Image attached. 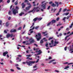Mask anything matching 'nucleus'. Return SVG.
Masks as SVG:
<instances>
[{"mask_svg":"<svg viewBox=\"0 0 73 73\" xmlns=\"http://www.w3.org/2000/svg\"><path fill=\"white\" fill-rule=\"evenodd\" d=\"M26 63H27L28 65L29 66H31L32 65V64H34L35 63V62L32 61H29V62L27 61L25 62H23L22 63V64H25Z\"/></svg>","mask_w":73,"mask_h":73,"instance_id":"obj_1","label":"nucleus"},{"mask_svg":"<svg viewBox=\"0 0 73 73\" xmlns=\"http://www.w3.org/2000/svg\"><path fill=\"white\" fill-rule=\"evenodd\" d=\"M35 37L37 41H40V40L41 39V33H38V35H36Z\"/></svg>","mask_w":73,"mask_h":73,"instance_id":"obj_2","label":"nucleus"},{"mask_svg":"<svg viewBox=\"0 0 73 73\" xmlns=\"http://www.w3.org/2000/svg\"><path fill=\"white\" fill-rule=\"evenodd\" d=\"M36 53H38L35 55V57H37V55H39L41 53H42V51H41V50H37L36 51Z\"/></svg>","mask_w":73,"mask_h":73,"instance_id":"obj_3","label":"nucleus"},{"mask_svg":"<svg viewBox=\"0 0 73 73\" xmlns=\"http://www.w3.org/2000/svg\"><path fill=\"white\" fill-rule=\"evenodd\" d=\"M12 11H13V13L14 15H16V13H18V11L16 9H14V8H13L12 10Z\"/></svg>","mask_w":73,"mask_h":73,"instance_id":"obj_4","label":"nucleus"},{"mask_svg":"<svg viewBox=\"0 0 73 73\" xmlns=\"http://www.w3.org/2000/svg\"><path fill=\"white\" fill-rule=\"evenodd\" d=\"M29 40L30 41H31H31H30V43H29V44H32V43H33V42H35V40L33 39V38H30L29 39Z\"/></svg>","mask_w":73,"mask_h":73,"instance_id":"obj_5","label":"nucleus"},{"mask_svg":"<svg viewBox=\"0 0 73 73\" xmlns=\"http://www.w3.org/2000/svg\"><path fill=\"white\" fill-rule=\"evenodd\" d=\"M31 8H32L31 6H28L27 7H25V9L26 11H29Z\"/></svg>","mask_w":73,"mask_h":73,"instance_id":"obj_6","label":"nucleus"},{"mask_svg":"<svg viewBox=\"0 0 73 73\" xmlns=\"http://www.w3.org/2000/svg\"><path fill=\"white\" fill-rule=\"evenodd\" d=\"M42 8L43 9H46V5H44L43 4L41 5Z\"/></svg>","mask_w":73,"mask_h":73,"instance_id":"obj_7","label":"nucleus"},{"mask_svg":"<svg viewBox=\"0 0 73 73\" xmlns=\"http://www.w3.org/2000/svg\"><path fill=\"white\" fill-rule=\"evenodd\" d=\"M22 8H23V9H24V8H25V7L26 5L25 4H24V3H23L22 4Z\"/></svg>","mask_w":73,"mask_h":73,"instance_id":"obj_8","label":"nucleus"},{"mask_svg":"<svg viewBox=\"0 0 73 73\" xmlns=\"http://www.w3.org/2000/svg\"><path fill=\"white\" fill-rule=\"evenodd\" d=\"M8 52L7 51L4 52L3 53V56H6V55L7 54H8Z\"/></svg>","mask_w":73,"mask_h":73,"instance_id":"obj_9","label":"nucleus"},{"mask_svg":"<svg viewBox=\"0 0 73 73\" xmlns=\"http://www.w3.org/2000/svg\"><path fill=\"white\" fill-rule=\"evenodd\" d=\"M16 30H13V29H11L10 31V32L11 33L12 32H16Z\"/></svg>","mask_w":73,"mask_h":73,"instance_id":"obj_10","label":"nucleus"},{"mask_svg":"<svg viewBox=\"0 0 73 73\" xmlns=\"http://www.w3.org/2000/svg\"><path fill=\"white\" fill-rule=\"evenodd\" d=\"M32 12H35V9H33L32 11H29L28 13H29Z\"/></svg>","mask_w":73,"mask_h":73,"instance_id":"obj_11","label":"nucleus"},{"mask_svg":"<svg viewBox=\"0 0 73 73\" xmlns=\"http://www.w3.org/2000/svg\"><path fill=\"white\" fill-rule=\"evenodd\" d=\"M11 36V35L10 34H8L6 35V37L7 38H8L9 37Z\"/></svg>","mask_w":73,"mask_h":73,"instance_id":"obj_12","label":"nucleus"},{"mask_svg":"<svg viewBox=\"0 0 73 73\" xmlns=\"http://www.w3.org/2000/svg\"><path fill=\"white\" fill-rule=\"evenodd\" d=\"M51 22V24H53V23H56V20H52Z\"/></svg>","mask_w":73,"mask_h":73,"instance_id":"obj_13","label":"nucleus"},{"mask_svg":"<svg viewBox=\"0 0 73 73\" xmlns=\"http://www.w3.org/2000/svg\"><path fill=\"white\" fill-rule=\"evenodd\" d=\"M27 4L28 5H29V6H28V7H31H31H32V5H31V3H27Z\"/></svg>","mask_w":73,"mask_h":73,"instance_id":"obj_14","label":"nucleus"},{"mask_svg":"<svg viewBox=\"0 0 73 73\" xmlns=\"http://www.w3.org/2000/svg\"><path fill=\"white\" fill-rule=\"evenodd\" d=\"M55 4H56L57 5H56V7H58V5H59V4H58V3L56 1L55 2Z\"/></svg>","mask_w":73,"mask_h":73,"instance_id":"obj_15","label":"nucleus"},{"mask_svg":"<svg viewBox=\"0 0 73 73\" xmlns=\"http://www.w3.org/2000/svg\"><path fill=\"white\" fill-rule=\"evenodd\" d=\"M55 61V59L52 60H50V61H49V62L48 63L49 64H50V63H51V62H53V61Z\"/></svg>","mask_w":73,"mask_h":73,"instance_id":"obj_16","label":"nucleus"},{"mask_svg":"<svg viewBox=\"0 0 73 73\" xmlns=\"http://www.w3.org/2000/svg\"><path fill=\"white\" fill-rule=\"evenodd\" d=\"M51 6L53 7H56V5L54 4V3H52V5H51Z\"/></svg>","mask_w":73,"mask_h":73,"instance_id":"obj_17","label":"nucleus"},{"mask_svg":"<svg viewBox=\"0 0 73 73\" xmlns=\"http://www.w3.org/2000/svg\"><path fill=\"white\" fill-rule=\"evenodd\" d=\"M12 14V12L11 11H9L8 13V14L9 15H11Z\"/></svg>","mask_w":73,"mask_h":73,"instance_id":"obj_18","label":"nucleus"},{"mask_svg":"<svg viewBox=\"0 0 73 73\" xmlns=\"http://www.w3.org/2000/svg\"><path fill=\"white\" fill-rule=\"evenodd\" d=\"M37 18H36L33 19V21H34V22H35V21H37Z\"/></svg>","mask_w":73,"mask_h":73,"instance_id":"obj_19","label":"nucleus"},{"mask_svg":"<svg viewBox=\"0 0 73 73\" xmlns=\"http://www.w3.org/2000/svg\"><path fill=\"white\" fill-rule=\"evenodd\" d=\"M9 23L8 22H7L6 23V27H8L9 26Z\"/></svg>","mask_w":73,"mask_h":73,"instance_id":"obj_20","label":"nucleus"},{"mask_svg":"<svg viewBox=\"0 0 73 73\" xmlns=\"http://www.w3.org/2000/svg\"><path fill=\"white\" fill-rule=\"evenodd\" d=\"M18 0H17L16 1V2H15L14 3V4H15V5H17V4H18Z\"/></svg>","mask_w":73,"mask_h":73,"instance_id":"obj_21","label":"nucleus"},{"mask_svg":"<svg viewBox=\"0 0 73 73\" xmlns=\"http://www.w3.org/2000/svg\"><path fill=\"white\" fill-rule=\"evenodd\" d=\"M50 24H52L51 22H50L47 25V26H49L50 25Z\"/></svg>","mask_w":73,"mask_h":73,"instance_id":"obj_22","label":"nucleus"},{"mask_svg":"<svg viewBox=\"0 0 73 73\" xmlns=\"http://www.w3.org/2000/svg\"><path fill=\"white\" fill-rule=\"evenodd\" d=\"M24 13H21L19 14V16H21L23 15H24Z\"/></svg>","mask_w":73,"mask_h":73,"instance_id":"obj_23","label":"nucleus"},{"mask_svg":"<svg viewBox=\"0 0 73 73\" xmlns=\"http://www.w3.org/2000/svg\"><path fill=\"white\" fill-rule=\"evenodd\" d=\"M38 7H34L33 9H34V10H35V11L36 9H38Z\"/></svg>","mask_w":73,"mask_h":73,"instance_id":"obj_24","label":"nucleus"},{"mask_svg":"<svg viewBox=\"0 0 73 73\" xmlns=\"http://www.w3.org/2000/svg\"><path fill=\"white\" fill-rule=\"evenodd\" d=\"M67 9H64L62 11L63 12H65L66 11Z\"/></svg>","mask_w":73,"mask_h":73,"instance_id":"obj_25","label":"nucleus"},{"mask_svg":"<svg viewBox=\"0 0 73 73\" xmlns=\"http://www.w3.org/2000/svg\"><path fill=\"white\" fill-rule=\"evenodd\" d=\"M73 25V22H72V24H71V25L70 26V28H72V26Z\"/></svg>","mask_w":73,"mask_h":73,"instance_id":"obj_26","label":"nucleus"},{"mask_svg":"<svg viewBox=\"0 0 73 73\" xmlns=\"http://www.w3.org/2000/svg\"><path fill=\"white\" fill-rule=\"evenodd\" d=\"M42 19V18H37V20H39V21H40V20H41Z\"/></svg>","mask_w":73,"mask_h":73,"instance_id":"obj_27","label":"nucleus"},{"mask_svg":"<svg viewBox=\"0 0 73 73\" xmlns=\"http://www.w3.org/2000/svg\"><path fill=\"white\" fill-rule=\"evenodd\" d=\"M69 36H67L66 37H65V40L66 41V39H67V37H68Z\"/></svg>","mask_w":73,"mask_h":73,"instance_id":"obj_28","label":"nucleus"},{"mask_svg":"<svg viewBox=\"0 0 73 73\" xmlns=\"http://www.w3.org/2000/svg\"><path fill=\"white\" fill-rule=\"evenodd\" d=\"M43 42H44V41H43V40H41L40 41V43L42 44V43H43Z\"/></svg>","mask_w":73,"mask_h":73,"instance_id":"obj_29","label":"nucleus"},{"mask_svg":"<svg viewBox=\"0 0 73 73\" xmlns=\"http://www.w3.org/2000/svg\"><path fill=\"white\" fill-rule=\"evenodd\" d=\"M46 44H45V46H46V47H48V42H46Z\"/></svg>","mask_w":73,"mask_h":73,"instance_id":"obj_30","label":"nucleus"},{"mask_svg":"<svg viewBox=\"0 0 73 73\" xmlns=\"http://www.w3.org/2000/svg\"><path fill=\"white\" fill-rule=\"evenodd\" d=\"M54 41L53 40H51V45H53V43Z\"/></svg>","mask_w":73,"mask_h":73,"instance_id":"obj_31","label":"nucleus"},{"mask_svg":"<svg viewBox=\"0 0 73 73\" xmlns=\"http://www.w3.org/2000/svg\"><path fill=\"white\" fill-rule=\"evenodd\" d=\"M39 28V26H36L35 27V29H37Z\"/></svg>","mask_w":73,"mask_h":73,"instance_id":"obj_32","label":"nucleus"},{"mask_svg":"<svg viewBox=\"0 0 73 73\" xmlns=\"http://www.w3.org/2000/svg\"><path fill=\"white\" fill-rule=\"evenodd\" d=\"M22 28V27H20L17 29V30H21Z\"/></svg>","mask_w":73,"mask_h":73,"instance_id":"obj_33","label":"nucleus"},{"mask_svg":"<svg viewBox=\"0 0 73 73\" xmlns=\"http://www.w3.org/2000/svg\"><path fill=\"white\" fill-rule=\"evenodd\" d=\"M39 59H38L37 60V61H36V62L35 61H34V62H36V63H37V62H38V61H39Z\"/></svg>","mask_w":73,"mask_h":73,"instance_id":"obj_34","label":"nucleus"},{"mask_svg":"<svg viewBox=\"0 0 73 73\" xmlns=\"http://www.w3.org/2000/svg\"><path fill=\"white\" fill-rule=\"evenodd\" d=\"M24 2L25 3H29V1L27 0H25Z\"/></svg>","mask_w":73,"mask_h":73,"instance_id":"obj_35","label":"nucleus"},{"mask_svg":"<svg viewBox=\"0 0 73 73\" xmlns=\"http://www.w3.org/2000/svg\"><path fill=\"white\" fill-rule=\"evenodd\" d=\"M69 13H67L65 14L64 13V15H65L66 16H67V15H69Z\"/></svg>","mask_w":73,"mask_h":73,"instance_id":"obj_36","label":"nucleus"},{"mask_svg":"<svg viewBox=\"0 0 73 73\" xmlns=\"http://www.w3.org/2000/svg\"><path fill=\"white\" fill-rule=\"evenodd\" d=\"M16 9H17V10H18V9H19V7H18L17 6H16Z\"/></svg>","mask_w":73,"mask_h":73,"instance_id":"obj_37","label":"nucleus"},{"mask_svg":"<svg viewBox=\"0 0 73 73\" xmlns=\"http://www.w3.org/2000/svg\"><path fill=\"white\" fill-rule=\"evenodd\" d=\"M17 69L18 70H21V69H20V68L18 67H17Z\"/></svg>","mask_w":73,"mask_h":73,"instance_id":"obj_38","label":"nucleus"},{"mask_svg":"<svg viewBox=\"0 0 73 73\" xmlns=\"http://www.w3.org/2000/svg\"><path fill=\"white\" fill-rule=\"evenodd\" d=\"M65 68H64V69H66V68H69V66H66V67H65Z\"/></svg>","mask_w":73,"mask_h":73,"instance_id":"obj_39","label":"nucleus"},{"mask_svg":"<svg viewBox=\"0 0 73 73\" xmlns=\"http://www.w3.org/2000/svg\"><path fill=\"white\" fill-rule=\"evenodd\" d=\"M50 6H48V7L47 8V9H48V10H49V9H50Z\"/></svg>","mask_w":73,"mask_h":73,"instance_id":"obj_40","label":"nucleus"},{"mask_svg":"<svg viewBox=\"0 0 73 73\" xmlns=\"http://www.w3.org/2000/svg\"><path fill=\"white\" fill-rule=\"evenodd\" d=\"M58 42H56V41H55L54 43V44H58Z\"/></svg>","mask_w":73,"mask_h":73,"instance_id":"obj_41","label":"nucleus"},{"mask_svg":"<svg viewBox=\"0 0 73 73\" xmlns=\"http://www.w3.org/2000/svg\"><path fill=\"white\" fill-rule=\"evenodd\" d=\"M13 34H11V35H10V36H11V37H13Z\"/></svg>","mask_w":73,"mask_h":73,"instance_id":"obj_42","label":"nucleus"},{"mask_svg":"<svg viewBox=\"0 0 73 73\" xmlns=\"http://www.w3.org/2000/svg\"><path fill=\"white\" fill-rule=\"evenodd\" d=\"M73 32H72V33H70V34L68 36H70L72 35H73Z\"/></svg>","mask_w":73,"mask_h":73,"instance_id":"obj_43","label":"nucleus"},{"mask_svg":"<svg viewBox=\"0 0 73 73\" xmlns=\"http://www.w3.org/2000/svg\"><path fill=\"white\" fill-rule=\"evenodd\" d=\"M62 9V8H60V9H59V11L58 12L59 13H60V11H61V10Z\"/></svg>","mask_w":73,"mask_h":73,"instance_id":"obj_44","label":"nucleus"},{"mask_svg":"<svg viewBox=\"0 0 73 73\" xmlns=\"http://www.w3.org/2000/svg\"><path fill=\"white\" fill-rule=\"evenodd\" d=\"M11 17H9L8 18V20H11Z\"/></svg>","mask_w":73,"mask_h":73,"instance_id":"obj_45","label":"nucleus"},{"mask_svg":"<svg viewBox=\"0 0 73 73\" xmlns=\"http://www.w3.org/2000/svg\"><path fill=\"white\" fill-rule=\"evenodd\" d=\"M70 17V16H68V17H66V19H69V17Z\"/></svg>","mask_w":73,"mask_h":73,"instance_id":"obj_46","label":"nucleus"},{"mask_svg":"<svg viewBox=\"0 0 73 73\" xmlns=\"http://www.w3.org/2000/svg\"><path fill=\"white\" fill-rule=\"evenodd\" d=\"M66 31H69V28H67L66 29Z\"/></svg>","mask_w":73,"mask_h":73,"instance_id":"obj_47","label":"nucleus"},{"mask_svg":"<svg viewBox=\"0 0 73 73\" xmlns=\"http://www.w3.org/2000/svg\"><path fill=\"white\" fill-rule=\"evenodd\" d=\"M59 19H60L59 17L57 18L56 19V21H58Z\"/></svg>","mask_w":73,"mask_h":73,"instance_id":"obj_48","label":"nucleus"},{"mask_svg":"<svg viewBox=\"0 0 73 73\" xmlns=\"http://www.w3.org/2000/svg\"><path fill=\"white\" fill-rule=\"evenodd\" d=\"M53 38V37H50L49 39V40H51V39H52Z\"/></svg>","mask_w":73,"mask_h":73,"instance_id":"obj_49","label":"nucleus"},{"mask_svg":"<svg viewBox=\"0 0 73 73\" xmlns=\"http://www.w3.org/2000/svg\"><path fill=\"white\" fill-rule=\"evenodd\" d=\"M10 2V0H8L7 1V3H9Z\"/></svg>","mask_w":73,"mask_h":73,"instance_id":"obj_50","label":"nucleus"},{"mask_svg":"<svg viewBox=\"0 0 73 73\" xmlns=\"http://www.w3.org/2000/svg\"><path fill=\"white\" fill-rule=\"evenodd\" d=\"M1 23H2V21L0 20V25H1Z\"/></svg>","mask_w":73,"mask_h":73,"instance_id":"obj_51","label":"nucleus"},{"mask_svg":"<svg viewBox=\"0 0 73 73\" xmlns=\"http://www.w3.org/2000/svg\"><path fill=\"white\" fill-rule=\"evenodd\" d=\"M66 17H64L63 19V20H65V19H66Z\"/></svg>","mask_w":73,"mask_h":73,"instance_id":"obj_52","label":"nucleus"},{"mask_svg":"<svg viewBox=\"0 0 73 73\" xmlns=\"http://www.w3.org/2000/svg\"><path fill=\"white\" fill-rule=\"evenodd\" d=\"M59 35L60 36H62V33H59Z\"/></svg>","mask_w":73,"mask_h":73,"instance_id":"obj_53","label":"nucleus"},{"mask_svg":"<svg viewBox=\"0 0 73 73\" xmlns=\"http://www.w3.org/2000/svg\"><path fill=\"white\" fill-rule=\"evenodd\" d=\"M46 32H47V31H45V32H43V33H42L43 34H45V33H46Z\"/></svg>","mask_w":73,"mask_h":73,"instance_id":"obj_54","label":"nucleus"},{"mask_svg":"<svg viewBox=\"0 0 73 73\" xmlns=\"http://www.w3.org/2000/svg\"><path fill=\"white\" fill-rule=\"evenodd\" d=\"M34 45H35V46H36V47H37L38 46V45H37L36 44H34Z\"/></svg>","mask_w":73,"mask_h":73,"instance_id":"obj_55","label":"nucleus"},{"mask_svg":"<svg viewBox=\"0 0 73 73\" xmlns=\"http://www.w3.org/2000/svg\"><path fill=\"white\" fill-rule=\"evenodd\" d=\"M53 64H56V62H54L52 63Z\"/></svg>","mask_w":73,"mask_h":73,"instance_id":"obj_56","label":"nucleus"},{"mask_svg":"<svg viewBox=\"0 0 73 73\" xmlns=\"http://www.w3.org/2000/svg\"><path fill=\"white\" fill-rule=\"evenodd\" d=\"M26 56H27V57H31V55H27Z\"/></svg>","mask_w":73,"mask_h":73,"instance_id":"obj_57","label":"nucleus"},{"mask_svg":"<svg viewBox=\"0 0 73 73\" xmlns=\"http://www.w3.org/2000/svg\"><path fill=\"white\" fill-rule=\"evenodd\" d=\"M37 67V66L36 65H35V66H34L33 67V68H36Z\"/></svg>","mask_w":73,"mask_h":73,"instance_id":"obj_58","label":"nucleus"},{"mask_svg":"<svg viewBox=\"0 0 73 73\" xmlns=\"http://www.w3.org/2000/svg\"><path fill=\"white\" fill-rule=\"evenodd\" d=\"M66 48H67V46L66 47L64 48V50H66Z\"/></svg>","mask_w":73,"mask_h":73,"instance_id":"obj_59","label":"nucleus"},{"mask_svg":"<svg viewBox=\"0 0 73 73\" xmlns=\"http://www.w3.org/2000/svg\"><path fill=\"white\" fill-rule=\"evenodd\" d=\"M7 58H9V55H8V54L7 55Z\"/></svg>","mask_w":73,"mask_h":73,"instance_id":"obj_60","label":"nucleus"},{"mask_svg":"<svg viewBox=\"0 0 73 73\" xmlns=\"http://www.w3.org/2000/svg\"><path fill=\"white\" fill-rule=\"evenodd\" d=\"M55 71L56 72H59V71H58L57 70H55Z\"/></svg>","mask_w":73,"mask_h":73,"instance_id":"obj_61","label":"nucleus"},{"mask_svg":"<svg viewBox=\"0 0 73 73\" xmlns=\"http://www.w3.org/2000/svg\"><path fill=\"white\" fill-rule=\"evenodd\" d=\"M58 13L56 14V16H58V15H59V13Z\"/></svg>","mask_w":73,"mask_h":73,"instance_id":"obj_62","label":"nucleus"},{"mask_svg":"<svg viewBox=\"0 0 73 73\" xmlns=\"http://www.w3.org/2000/svg\"><path fill=\"white\" fill-rule=\"evenodd\" d=\"M49 4H52V1L50 2H49Z\"/></svg>","mask_w":73,"mask_h":73,"instance_id":"obj_63","label":"nucleus"},{"mask_svg":"<svg viewBox=\"0 0 73 73\" xmlns=\"http://www.w3.org/2000/svg\"><path fill=\"white\" fill-rule=\"evenodd\" d=\"M33 31H30V33H33Z\"/></svg>","mask_w":73,"mask_h":73,"instance_id":"obj_64","label":"nucleus"}]
</instances>
